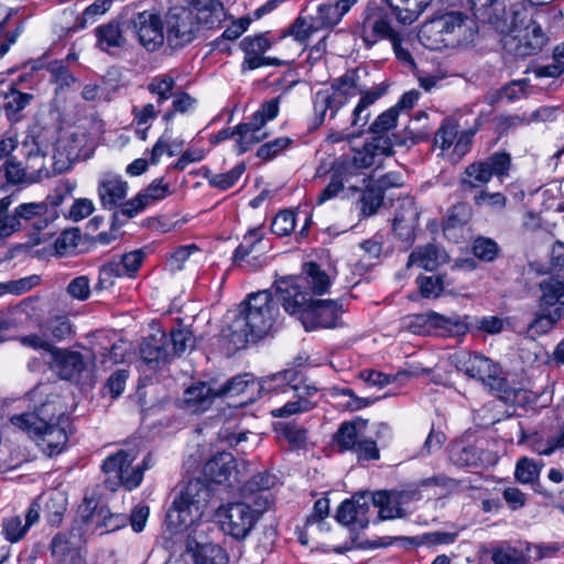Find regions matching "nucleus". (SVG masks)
Wrapping results in <instances>:
<instances>
[{"label":"nucleus","instance_id":"f257e3e1","mask_svg":"<svg viewBox=\"0 0 564 564\" xmlns=\"http://www.w3.org/2000/svg\"><path fill=\"white\" fill-rule=\"evenodd\" d=\"M387 93L384 84L377 85L370 89L360 84V72L358 68L348 69L345 74L335 78L329 87L315 93L313 97V123L322 126L325 120L335 119L340 109L348 101L359 95V101L351 112L350 126L362 129L370 119L369 107L372 106ZM364 130L356 134L361 135Z\"/></svg>","mask_w":564,"mask_h":564},{"label":"nucleus","instance_id":"f03ea898","mask_svg":"<svg viewBox=\"0 0 564 564\" xmlns=\"http://www.w3.org/2000/svg\"><path fill=\"white\" fill-rule=\"evenodd\" d=\"M389 7L386 10L368 6L364 12L360 36L368 47L381 40L395 41L405 30L392 24V17L401 25H410L419 19L432 0H383Z\"/></svg>","mask_w":564,"mask_h":564},{"label":"nucleus","instance_id":"7ed1b4c3","mask_svg":"<svg viewBox=\"0 0 564 564\" xmlns=\"http://www.w3.org/2000/svg\"><path fill=\"white\" fill-rule=\"evenodd\" d=\"M231 325V339L238 347L263 338L278 326L279 307L269 290L248 295Z\"/></svg>","mask_w":564,"mask_h":564},{"label":"nucleus","instance_id":"20e7f679","mask_svg":"<svg viewBox=\"0 0 564 564\" xmlns=\"http://www.w3.org/2000/svg\"><path fill=\"white\" fill-rule=\"evenodd\" d=\"M476 33V22L468 14L447 11L425 21L417 37L423 46L436 51L468 44L474 41Z\"/></svg>","mask_w":564,"mask_h":564},{"label":"nucleus","instance_id":"39448f33","mask_svg":"<svg viewBox=\"0 0 564 564\" xmlns=\"http://www.w3.org/2000/svg\"><path fill=\"white\" fill-rule=\"evenodd\" d=\"M33 411L13 415L10 422L23 431H40L46 424L65 422V410L59 395L53 392L48 383H40L28 393Z\"/></svg>","mask_w":564,"mask_h":564},{"label":"nucleus","instance_id":"423d86ee","mask_svg":"<svg viewBox=\"0 0 564 564\" xmlns=\"http://www.w3.org/2000/svg\"><path fill=\"white\" fill-rule=\"evenodd\" d=\"M195 345V337L186 328H177L169 334L158 330L140 344V356L152 369L170 362Z\"/></svg>","mask_w":564,"mask_h":564},{"label":"nucleus","instance_id":"0eeeda50","mask_svg":"<svg viewBox=\"0 0 564 564\" xmlns=\"http://www.w3.org/2000/svg\"><path fill=\"white\" fill-rule=\"evenodd\" d=\"M452 362L458 371L480 381L499 398L510 399L512 390L502 375V369L490 358L477 352L459 351L452 356Z\"/></svg>","mask_w":564,"mask_h":564},{"label":"nucleus","instance_id":"6e6552de","mask_svg":"<svg viewBox=\"0 0 564 564\" xmlns=\"http://www.w3.org/2000/svg\"><path fill=\"white\" fill-rule=\"evenodd\" d=\"M539 289L538 311L529 329L536 335H545L564 319V276H549L540 282Z\"/></svg>","mask_w":564,"mask_h":564},{"label":"nucleus","instance_id":"1a4fd4ad","mask_svg":"<svg viewBox=\"0 0 564 564\" xmlns=\"http://www.w3.org/2000/svg\"><path fill=\"white\" fill-rule=\"evenodd\" d=\"M134 455L124 451H118L116 454L107 457L102 463V471L106 474L105 484L110 490L123 486L128 490L137 488L147 469L152 466L151 455H148L141 464L132 466Z\"/></svg>","mask_w":564,"mask_h":564},{"label":"nucleus","instance_id":"9d476101","mask_svg":"<svg viewBox=\"0 0 564 564\" xmlns=\"http://www.w3.org/2000/svg\"><path fill=\"white\" fill-rule=\"evenodd\" d=\"M542 12L530 9V19L521 26H516L502 39L506 52L517 57H528L540 53L549 43V36L543 31L538 18Z\"/></svg>","mask_w":564,"mask_h":564},{"label":"nucleus","instance_id":"9b49d317","mask_svg":"<svg viewBox=\"0 0 564 564\" xmlns=\"http://www.w3.org/2000/svg\"><path fill=\"white\" fill-rule=\"evenodd\" d=\"M263 512L258 511L249 501L242 500L219 507L216 514L225 534L236 540H245Z\"/></svg>","mask_w":564,"mask_h":564},{"label":"nucleus","instance_id":"f8f14e48","mask_svg":"<svg viewBox=\"0 0 564 564\" xmlns=\"http://www.w3.org/2000/svg\"><path fill=\"white\" fill-rule=\"evenodd\" d=\"M279 109L280 97L272 98L260 106L249 122L239 123L235 127L236 152L238 154L247 152L252 145L268 137V133L262 130L268 121L278 116Z\"/></svg>","mask_w":564,"mask_h":564},{"label":"nucleus","instance_id":"ddd939ff","mask_svg":"<svg viewBox=\"0 0 564 564\" xmlns=\"http://www.w3.org/2000/svg\"><path fill=\"white\" fill-rule=\"evenodd\" d=\"M467 319L468 316H445L430 311L424 314L408 316L406 327L415 334H422L434 328L443 336L460 337L466 335L469 330Z\"/></svg>","mask_w":564,"mask_h":564},{"label":"nucleus","instance_id":"4468645a","mask_svg":"<svg viewBox=\"0 0 564 564\" xmlns=\"http://www.w3.org/2000/svg\"><path fill=\"white\" fill-rule=\"evenodd\" d=\"M166 42L171 48H181L193 42L198 26L195 13L186 7L172 8L166 17Z\"/></svg>","mask_w":564,"mask_h":564},{"label":"nucleus","instance_id":"2eb2a0df","mask_svg":"<svg viewBox=\"0 0 564 564\" xmlns=\"http://www.w3.org/2000/svg\"><path fill=\"white\" fill-rule=\"evenodd\" d=\"M302 282V278L286 276L276 280L274 283L273 299L276 305L281 304L286 313L297 315L299 318L311 300Z\"/></svg>","mask_w":564,"mask_h":564},{"label":"nucleus","instance_id":"dca6fc26","mask_svg":"<svg viewBox=\"0 0 564 564\" xmlns=\"http://www.w3.org/2000/svg\"><path fill=\"white\" fill-rule=\"evenodd\" d=\"M343 304L334 300H310L306 308L303 311L300 321L306 330L317 327L333 328L340 326V315Z\"/></svg>","mask_w":564,"mask_h":564},{"label":"nucleus","instance_id":"f3484780","mask_svg":"<svg viewBox=\"0 0 564 564\" xmlns=\"http://www.w3.org/2000/svg\"><path fill=\"white\" fill-rule=\"evenodd\" d=\"M131 22L138 42L148 52H155L164 44L166 39L164 33L165 24L158 12H139L133 17Z\"/></svg>","mask_w":564,"mask_h":564},{"label":"nucleus","instance_id":"a211bd4d","mask_svg":"<svg viewBox=\"0 0 564 564\" xmlns=\"http://www.w3.org/2000/svg\"><path fill=\"white\" fill-rule=\"evenodd\" d=\"M530 9L522 2L513 3L507 9L500 1H491L487 9V20L499 33L506 35L516 26L527 23Z\"/></svg>","mask_w":564,"mask_h":564},{"label":"nucleus","instance_id":"6ab92c4d","mask_svg":"<svg viewBox=\"0 0 564 564\" xmlns=\"http://www.w3.org/2000/svg\"><path fill=\"white\" fill-rule=\"evenodd\" d=\"M419 498L420 492L417 489L379 490L371 496L373 506L379 509V518L381 520L405 517L402 505Z\"/></svg>","mask_w":564,"mask_h":564},{"label":"nucleus","instance_id":"aec40b11","mask_svg":"<svg viewBox=\"0 0 564 564\" xmlns=\"http://www.w3.org/2000/svg\"><path fill=\"white\" fill-rule=\"evenodd\" d=\"M220 398H239V405H247L261 398L259 379L250 373L238 375L227 380L217 389Z\"/></svg>","mask_w":564,"mask_h":564},{"label":"nucleus","instance_id":"412c9836","mask_svg":"<svg viewBox=\"0 0 564 564\" xmlns=\"http://www.w3.org/2000/svg\"><path fill=\"white\" fill-rule=\"evenodd\" d=\"M276 484V477L264 471L253 475L240 488L242 500L256 506L258 511H265L273 502L269 490Z\"/></svg>","mask_w":564,"mask_h":564},{"label":"nucleus","instance_id":"4be33fe9","mask_svg":"<svg viewBox=\"0 0 564 564\" xmlns=\"http://www.w3.org/2000/svg\"><path fill=\"white\" fill-rule=\"evenodd\" d=\"M263 240V232L260 228L250 229L245 236L240 245L237 247L234 256L235 263L246 270H258L265 263V257L262 252L251 256L253 252L260 251Z\"/></svg>","mask_w":564,"mask_h":564},{"label":"nucleus","instance_id":"5701e85b","mask_svg":"<svg viewBox=\"0 0 564 564\" xmlns=\"http://www.w3.org/2000/svg\"><path fill=\"white\" fill-rule=\"evenodd\" d=\"M204 476L215 484L232 486L239 482V470L231 453L220 452L212 456L204 465Z\"/></svg>","mask_w":564,"mask_h":564},{"label":"nucleus","instance_id":"b1692460","mask_svg":"<svg viewBox=\"0 0 564 564\" xmlns=\"http://www.w3.org/2000/svg\"><path fill=\"white\" fill-rule=\"evenodd\" d=\"M79 513L86 524L95 529L104 528L105 532L119 529L124 521L122 517L112 514L106 506L99 505L94 499H85L79 507Z\"/></svg>","mask_w":564,"mask_h":564},{"label":"nucleus","instance_id":"393cba45","mask_svg":"<svg viewBox=\"0 0 564 564\" xmlns=\"http://www.w3.org/2000/svg\"><path fill=\"white\" fill-rule=\"evenodd\" d=\"M419 216L420 212L412 198L406 197L399 202L392 227L395 236L401 241L412 242L414 240Z\"/></svg>","mask_w":564,"mask_h":564},{"label":"nucleus","instance_id":"a878e982","mask_svg":"<svg viewBox=\"0 0 564 564\" xmlns=\"http://www.w3.org/2000/svg\"><path fill=\"white\" fill-rule=\"evenodd\" d=\"M128 183L118 175H106L98 184V196L104 208L112 210L119 208L115 213V217L121 215V208L126 204L123 199L127 196Z\"/></svg>","mask_w":564,"mask_h":564},{"label":"nucleus","instance_id":"bb28decb","mask_svg":"<svg viewBox=\"0 0 564 564\" xmlns=\"http://www.w3.org/2000/svg\"><path fill=\"white\" fill-rule=\"evenodd\" d=\"M55 368L64 380L85 382L90 377V370L78 351H59L55 358Z\"/></svg>","mask_w":564,"mask_h":564},{"label":"nucleus","instance_id":"cd10ccee","mask_svg":"<svg viewBox=\"0 0 564 564\" xmlns=\"http://www.w3.org/2000/svg\"><path fill=\"white\" fill-rule=\"evenodd\" d=\"M62 422L46 424L40 427V431H25L31 436L37 438L39 447L47 455L53 456L59 454L66 446L68 435L63 427Z\"/></svg>","mask_w":564,"mask_h":564},{"label":"nucleus","instance_id":"c85d7f7f","mask_svg":"<svg viewBox=\"0 0 564 564\" xmlns=\"http://www.w3.org/2000/svg\"><path fill=\"white\" fill-rule=\"evenodd\" d=\"M169 193V185L163 184V178L154 180L143 192L126 202L121 208V215L127 218H132L150 203L164 198Z\"/></svg>","mask_w":564,"mask_h":564},{"label":"nucleus","instance_id":"c756f323","mask_svg":"<svg viewBox=\"0 0 564 564\" xmlns=\"http://www.w3.org/2000/svg\"><path fill=\"white\" fill-rule=\"evenodd\" d=\"M457 533L455 532H442V531H434V532H427L423 533L421 535L412 536V538H405V536H384L379 538L378 540H375L371 542V546L373 547H387L392 545L395 541H402L408 542L413 545H427V546H435L441 544H452L457 539Z\"/></svg>","mask_w":564,"mask_h":564},{"label":"nucleus","instance_id":"7c9ffc66","mask_svg":"<svg viewBox=\"0 0 564 564\" xmlns=\"http://www.w3.org/2000/svg\"><path fill=\"white\" fill-rule=\"evenodd\" d=\"M210 498L212 489L200 478L189 479L177 497L180 501L194 509L196 516H202Z\"/></svg>","mask_w":564,"mask_h":564},{"label":"nucleus","instance_id":"2f4dec72","mask_svg":"<svg viewBox=\"0 0 564 564\" xmlns=\"http://www.w3.org/2000/svg\"><path fill=\"white\" fill-rule=\"evenodd\" d=\"M217 397V389L198 381L184 391L183 408L192 413L204 412L210 408Z\"/></svg>","mask_w":564,"mask_h":564},{"label":"nucleus","instance_id":"473e14b6","mask_svg":"<svg viewBox=\"0 0 564 564\" xmlns=\"http://www.w3.org/2000/svg\"><path fill=\"white\" fill-rule=\"evenodd\" d=\"M447 252L434 243L416 247L409 256L406 267L416 265L427 271L436 270L441 264L448 262Z\"/></svg>","mask_w":564,"mask_h":564},{"label":"nucleus","instance_id":"72a5a7b5","mask_svg":"<svg viewBox=\"0 0 564 564\" xmlns=\"http://www.w3.org/2000/svg\"><path fill=\"white\" fill-rule=\"evenodd\" d=\"M20 151L25 159L26 169L30 172V181L37 182L52 175V172L45 166L47 152L34 145V143L25 138L21 142Z\"/></svg>","mask_w":564,"mask_h":564},{"label":"nucleus","instance_id":"f704fd0d","mask_svg":"<svg viewBox=\"0 0 564 564\" xmlns=\"http://www.w3.org/2000/svg\"><path fill=\"white\" fill-rule=\"evenodd\" d=\"M368 505L364 495L354 496L350 500L343 501L336 511V520L344 524H359L365 527L367 521Z\"/></svg>","mask_w":564,"mask_h":564},{"label":"nucleus","instance_id":"c9c22d12","mask_svg":"<svg viewBox=\"0 0 564 564\" xmlns=\"http://www.w3.org/2000/svg\"><path fill=\"white\" fill-rule=\"evenodd\" d=\"M367 424L368 421L360 417L343 422L334 434L335 443L341 451H352L364 437Z\"/></svg>","mask_w":564,"mask_h":564},{"label":"nucleus","instance_id":"e433bc0d","mask_svg":"<svg viewBox=\"0 0 564 564\" xmlns=\"http://www.w3.org/2000/svg\"><path fill=\"white\" fill-rule=\"evenodd\" d=\"M300 372L294 369H286L259 379L261 384V397L270 393H286L292 391Z\"/></svg>","mask_w":564,"mask_h":564},{"label":"nucleus","instance_id":"4c0bfd02","mask_svg":"<svg viewBox=\"0 0 564 564\" xmlns=\"http://www.w3.org/2000/svg\"><path fill=\"white\" fill-rule=\"evenodd\" d=\"M240 46L245 52L243 69H257L261 67L262 54L270 48L271 43L263 34H260L253 37H245Z\"/></svg>","mask_w":564,"mask_h":564},{"label":"nucleus","instance_id":"58836bf2","mask_svg":"<svg viewBox=\"0 0 564 564\" xmlns=\"http://www.w3.org/2000/svg\"><path fill=\"white\" fill-rule=\"evenodd\" d=\"M95 36L97 39V46L101 51L122 47L126 44L120 22L117 20H111L97 26L95 29Z\"/></svg>","mask_w":564,"mask_h":564},{"label":"nucleus","instance_id":"ea45409f","mask_svg":"<svg viewBox=\"0 0 564 564\" xmlns=\"http://www.w3.org/2000/svg\"><path fill=\"white\" fill-rule=\"evenodd\" d=\"M393 185L390 183V175L379 180L378 185H370L364 191L359 204L361 214L366 217L375 215L383 202V187Z\"/></svg>","mask_w":564,"mask_h":564},{"label":"nucleus","instance_id":"a19ab883","mask_svg":"<svg viewBox=\"0 0 564 564\" xmlns=\"http://www.w3.org/2000/svg\"><path fill=\"white\" fill-rule=\"evenodd\" d=\"M197 517L194 509L175 498L167 510L166 524L176 533L191 525Z\"/></svg>","mask_w":564,"mask_h":564},{"label":"nucleus","instance_id":"79ce46f5","mask_svg":"<svg viewBox=\"0 0 564 564\" xmlns=\"http://www.w3.org/2000/svg\"><path fill=\"white\" fill-rule=\"evenodd\" d=\"M377 154L366 143L362 149L355 151L352 158H340L336 164L340 166V171L346 172L348 176H352L358 170L370 167L376 163Z\"/></svg>","mask_w":564,"mask_h":564},{"label":"nucleus","instance_id":"37998d69","mask_svg":"<svg viewBox=\"0 0 564 564\" xmlns=\"http://www.w3.org/2000/svg\"><path fill=\"white\" fill-rule=\"evenodd\" d=\"M34 96L29 93H23L14 87H11L4 95L3 109L8 119L12 122H18L22 119L21 112L32 102Z\"/></svg>","mask_w":564,"mask_h":564},{"label":"nucleus","instance_id":"c03bdc74","mask_svg":"<svg viewBox=\"0 0 564 564\" xmlns=\"http://www.w3.org/2000/svg\"><path fill=\"white\" fill-rule=\"evenodd\" d=\"M195 18L198 28L212 30L219 28L227 20V13L220 0H214L210 4L199 8Z\"/></svg>","mask_w":564,"mask_h":564},{"label":"nucleus","instance_id":"a18cd8bd","mask_svg":"<svg viewBox=\"0 0 564 564\" xmlns=\"http://www.w3.org/2000/svg\"><path fill=\"white\" fill-rule=\"evenodd\" d=\"M13 200V196L11 195L0 199V239L8 238L22 229L15 208L13 212L10 210Z\"/></svg>","mask_w":564,"mask_h":564},{"label":"nucleus","instance_id":"49530a36","mask_svg":"<svg viewBox=\"0 0 564 564\" xmlns=\"http://www.w3.org/2000/svg\"><path fill=\"white\" fill-rule=\"evenodd\" d=\"M175 79L170 74L153 77L147 86L150 94L158 97V107L174 96Z\"/></svg>","mask_w":564,"mask_h":564},{"label":"nucleus","instance_id":"de8ad7c7","mask_svg":"<svg viewBox=\"0 0 564 564\" xmlns=\"http://www.w3.org/2000/svg\"><path fill=\"white\" fill-rule=\"evenodd\" d=\"M25 139L48 152L56 141V130L36 122L26 130Z\"/></svg>","mask_w":564,"mask_h":564},{"label":"nucleus","instance_id":"09e8293b","mask_svg":"<svg viewBox=\"0 0 564 564\" xmlns=\"http://www.w3.org/2000/svg\"><path fill=\"white\" fill-rule=\"evenodd\" d=\"M128 276L119 258H112L99 270L96 290H106L113 285L117 278Z\"/></svg>","mask_w":564,"mask_h":564},{"label":"nucleus","instance_id":"8fccbe9b","mask_svg":"<svg viewBox=\"0 0 564 564\" xmlns=\"http://www.w3.org/2000/svg\"><path fill=\"white\" fill-rule=\"evenodd\" d=\"M229 556L227 552L214 543L202 544L197 547L195 554V564H228Z\"/></svg>","mask_w":564,"mask_h":564},{"label":"nucleus","instance_id":"3c124183","mask_svg":"<svg viewBox=\"0 0 564 564\" xmlns=\"http://www.w3.org/2000/svg\"><path fill=\"white\" fill-rule=\"evenodd\" d=\"M58 214L55 208H50L48 205L45 207V213L43 215L36 217L29 227L33 229V232L29 235L31 246H37L41 242L46 240L45 235H42L44 231L56 218Z\"/></svg>","mask_w":564,"mask_h":564},{"label":"nucleus","instance_id":"603ef678","mask_svg":"<svg viewBox=\"0 0 564 564\" xmlns=\"http://www.w3.org/2000/svg\"><path fill=\"white\" fill-rule=\"evenodd\" d=\"M340 166L336 162L332 166V178L328 185L321 192L317 197V204L321 205L326 200L334 198L344 187V183L348 182V174L340 171Z\"/></svg>","mask_w":564,"mask_h":564},{"label":"nucleus","instance_id":"864d4df0","mask_svg":"<svg viewBox=\"0 0 564 564\" xmlns=\"http://www.w3.org/2000/svg\"><path fill=\"white\" fill-rule=\"evenodd\" d=\"M1 189L9 184H19L30 180V172L26 165L23 167L21 163L6 162L0 165Z\"/></svg>","mask_w":564,"mask_h":564},{"label":"nucleus","instance_id":"5fc2aeb1","mask_svg":"<svg viewBox=\"0 0 564 564\" xmlns=\"http://www.w3.org/2000/svg\"><path fill=\"white\" fill-rule=\"evenodd\" d=\"M531 448L539 455H551L555 451L564 448V425L558 426L546 441L535 440Z\"/></svg>","mask_w":564,"mask_h":564},{"label":"nucleus","instance_id":"6e6d98bb","mask_svg":"<svg viewBox=\"0 0 564 564\" xmlns=\"http://www.w3.org/2000/svg\"><path fill=\"white\" fill-rule=\"evenodd\" d=\"M488 164L485 161L475 162L468 165L465 170V177L463 178V185H467L469 187H480L488 183L492 177L490 175Z\"/></svg>","mask_w":564,"mask_h":564},{"label":"nucleus","instance_id":"4d7b16f0","mask_svg":"<svg viewBox=\"0 0 564 564\" xmlns=\"http://www.w3.org/2000/svg\"><path fill=\"white\" fill-rule=\"evenodd\" d=\"M372 139L367 142L372 151L378 155L389 156L393 153L394 145H406L408 139H402L393 134V138L389 134H372Z\"/></svg>","mask_w":564,"mask_h":564},{"label":"nucleus","instance_id":"13d9d810","mask_svg":"<svg viewBox=\"0 0 564 564\" xmlns=\"http://www.w3.org/2000/svg\"><path fill=\"white\" fill-rule=\"evenodd\" d=\"M305 273L307 275V283L314 294L322 295L327 292L330 280L327 273L321 270L319 265L314 262L305 264Z\"/></svg>","mask_w":564,"mask_h":564},{"label":"nucleus","instance_id":"bf43d9fd","mask_svg":"<svg viewBox=\"0 0 564 564\" xmlns=\"http://www.w3.org/2000/svg\"><path fill=\"white\" fill-rule=\"evenodd\" d=\"M399 112L395 107H392L381 115H379L375 121L369 126L368 131L371 134H388L390 130L397 127Z\"/></svg>","mask_w":564,"mask_h":564},{"label":"nucleus","instance_id":"052dcab7","mask_svg":"<svg viewBox=\"0 0 564 564\" xmlns=\"http://www.w3.org/2000/svg\"><path fill=\"white\" fill-rule=\"evenodd\" d=\"M498 252L499 247L497 242L490 238L478 237L473 242V253L481 261H494L497 258Z\"/></svg>","mask_w":564,"mask_h":564},{"label":"nucleus","instance_id":"680f3d73","mask_svg":"<svg viewBox=\"0 0 564 564\" xmlns=\"http://www.w3.org/2000/svg\"><path fill=\"white\" fill-rule=\"evenodd\" d=\"M61 148L62 142L58 143L57 149L52 158V171L54 174H61L68 171L72 166V163L79 156V153L76 150H66L65 148L62 151Z\"/></svg>","mask_w":564,"mask_h":564},{"label":"nucleus","instance_id":"e2e57ef3","mask_svg":"<svg viewBox=\"0 0 564 564\" xmlns=\"http://www.w3.org/2000/svg\"><path fill=\"white\" fill-rule=\"evenodd\" d=\"M245 171V165L239 164L226 173L214 174L208 178V183L212 187L226 191L232 187Z\"/></svg>","mask_w":564,"mask_h":564},{"label":"nucleus","instance_id":"0e129e2a","mask_svg":"<svg viewBox=\"0 0 564 564\" xmlns=\"http://www.w3.org/2000/svg\"><path fill=\"white\" fill-rule=\"evenodd\" d=\"M470 208L464 204H456L454 205L447 214V217L444 221L443 229L444 231H448L451 229H454L456 227H460L465 224H467L470 219Z\"/></svg>","mask_w":564,"mask_h":564},{"label":"nucleus","instance_id":"69168bd1","mask_svg":"<svg viewBox=\"0 0 564 564\" xmlns=\"http://www.w3.org/2000/svg\"><path fill=\"white\" fill-rule=\"evenodd\" d=\"M457 134V124L449 119H445L436 132L435 144L440 145L442 150L449 149L455 144Z\"/></svg>","mask_w":564,"mask_h":564},{"label":"nucleus","instance_id":"338daca9","mask_svg":"<svg viewBox=\"0 0 564 564\" xmlns=\"http://www.w3.org/2000/svg\"><path fill=\"white\" fill-rule=\"evenodd\" d=\"M295 214L291 210L280 212L272 220V232L283 237L290 235L295 228Z\"/></svg>","mask_w":564,"mask_h":564},{"label":"nucleus","instance_id":"774afa93","mask_svg":"<svg viewBox=\"0 0 564 564\" xmlns=\"http://www.w3.org/2000/svg\"><path fill=\"white\" fill-rule=\"evenodd\" d=\"M495 564H525L527 560L523 553L514 547H499L492 553Z\"/></svg>","mask_w":564,"mask_h":564}]
</instances>
